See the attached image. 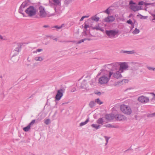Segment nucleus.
<instances>
[{"mask_svg":"<svg viewBox=\"0 0 155 155\" xmlns=\"http://www.w3.org/2000/svg\"><path fill=\"white\" fill-rule=\"evenodd\" d=\"M23 44L21 43H18L16 44V47L15 50L13 51L12 53L13 55L11 58V60L14 62H16L18 61V58H17L15 59V57L17 55L21 49V47Z\"/></svg>","mask_w":155,"mask_h":155,"instance_id":"f257e3e1","label":"nucleus"},{"mask_svg":"<svg viewBox=\"0 0 155 155\" xmlns=\"http://www.w3.org/2000/svg\"><path fill=\"white\" fill-rule=\"evenodd\" d=\"M113 72L110 71L109 72L108 77H107L106 75H103L99 78V83L101 84H105L107 83L110 80L111 76Z\"/></svg>","mask_w":155,"mask_h":155,"instance_id":"f03ea898","label":"nucleus"},{"mask_svg":"<svg viewBox=\"0 0 155 155\" xmlns=\"http://www.w3.org/2000/svg\"><path fill=\"white\" fill-rule=\"evenodd\" d=\"M25 12L29 17H31L36 14L37 9L33 6H30L25 10Z\"/></svg>","mask_w":155,"mask_h":155,"instance_id":"7ed1b4c3","label":"nucleus"},{"mask_svg":"<svg viewBox=\"0 0 155 155\" xmlns=\"http://www.w3.org/2000/svg\"><path fill=\"white\" fill-rule=\"evenodd\" d=\"M120 110L124 114L130 115L132 113V110L130 107L127 105L123 104L120 106Z\"/></svg>","mask_w":155,"mask_h":155,"instance_id":"20e7f679","label":"nucleus"},{"mask_svg":"<svg viewBox=\"0 0 155 155\" xmlns=\"http://www.w3.org/2000/svg\"><path fill=\"white\" fill-rule=\"evenodd\" d=\"M105 33L108 37L111 38H114L116 37L115 36L117 35L118 31L115 30H106Z\"/></svg>","mask_w":155,"mask_h":155,"instance_id":"39448f33","label":"nucleus"},{"mask_svg":"<svg viewBox=\"0 0 155 155\" xmlns=\"http://www.w3.org/2000/svg\"><path fill=\"white\" fill-rule=\"evenodd\" d=\"M130 8L134 12H136L142 9L141 6H138V5L133 2L132 1L130 2Z\"/></svg>","mask_w":155,"mask_h":155,"instance_id":"423d86ee","label":"nucleus"},{"mask_svg":"<svg viewBox=\"0 0 155 155\" xmlns=\"http://www.w3.org/2000/svg\"><path fill=\"white\" fill-rule=\"evenodd\" d=\"M38 15L40 18H44L47 17V13L45 10L44 7L42 6H40L39 8Z\"/></svg>","mask_w":155,"mask_h":155,"instance_id":"0eeeda50","label":"nucleus"},{"mask_svg":"<svg viewBox=\"0 0 155 155\" xmlns=\"http://www.w3.org/2000/svg\"><path fill=\"white\" fill-rule=\"evenodd\" d=\"M61 0H50L49 1V5L52 7L60 6L61 5Z\"/></svg>","mask_w":155,"mask_h":155,"instance_id":"6e6552de","label":"nucleus"},{"mask_svg":"<svg viewBox=\"0 0 155 155\" xmlns=\"http://www.w3.org/2000/svg\"><path fill=\"white\" fill-rule=\"evenodd\" d=\"M142 64V63H141L133 62L132 63V67L130 69L134 71L137 70L139 67L143 66Z\"/></svg>","mask_w":155,"mask_h":155,"instance_id":"1a4fd4ad","label":"nucleus"},{"mask_svg":"<svg viewBox=\"0 0 155 155\" xmlns=\"http://www.w3.org/2000/svg\"><path fill=\"white\" fill-rule=\"evenodd\" d=\"M63 91L62 89L58 90L55 97V101H59L60 100L63 95Z\"/></svg>","mask_w":155,"mask_h":155,"instance_id":"9d476101","label":"nucleus"},{"mask_svg":"<svg viewBox=\"0 0 155 155\" xmlns=\"http://www.w3.org/2000/svg\"><path fill=\"white\" fill-rule=\"evenodd\" d=\"M115 118L117 121H123L126 120L127 117L123 115L118 114L115 116Z\"/></svg>","mask_w":155,"mask_h":155,"instance_id":"9b49d317","label":"nucleus"},{"mask_svg":"<svg viewBox=\"0 0 155 155\" xmlns=\"http://www.w3.org/2000/svg\"><path fill=\"white\" fill-rule=\"evenodd\" d=\"M138 100L142 103H147L149 101V99L148 97L141 96L138 98Z\"/></svg>","mask_w":155,"mask_h":155,"instance_id":"f8f14e48","label":"nucleus"},{"mask_svg":"<svg viewBox=\"0 0 155 155\" xmlns=\"http://www.w3.org/2000/svg\"><path fill=\"white\" fill-rule=\"evenodd\" d=\"M128 68V65L126 62L121 63L120 65V70L122 71L121 70H126Z\"/></svg>","mask_w":155,"mask_h":155,"instance_id":"ddd939ff","label":"nucleus"},{"mask_svg":"<svg viewBox=\"0 0 155 155\" xmlns=\"http://www.w3.org/2000/svg\"><path fill=\"white\" fill-rule=\"evenodd\" d=\"M115 18L112 16H108L104 19V21L107 22H112L115 20Z\"/></svg>","mask_w":155,"mask_h":155,"instance_id":"4468645a","label":"nucleus"},{"mask_svg":"<svg viewBox=\"0 0 155 155\" xmlns=\"http://www.w3.org/2000/svg\"><path fill=\"white\" fill-rule=\"evenodd\" d=\"M105 118L107 120H110L115 118V116L114 114H106L105 116Z\"/></svg>","mask_w":155,"mask_h":155,"instance_id":"2eb2a0df","label":"nucleus"},{"mask_svg":"<svg viewBox=\"0 0 155 155\" xmlns=\"http://www.w3.org/2000/svg\"><path fill=\"white\" fill-rule=\"evenodd\" d=\"M112 74L114 77L117 79L120 78L122 77L119 71H117L113 74V73Z\"/></svg>","mask_w":155,"mask_h":155,"instance_id":"dca6fc26","label":"nucleus"},{"mask_svg":"<svg viewBox=\"0 0 155 155\" xmlns=\"http://www.w3.org/2000/svg\"><path fill=\"white\" fill-rule=\"evenodd\" d=\"M96 16V15L92 17L91 19H89L88 20V21H91V20H92L93 21H94L96 22L98 21L99 19V17H97Z\"/></svg>","mask_w":155,"mask_h":155,"instance_id":"f3484780","label":"nucleus"},{"mask_svg":"<svg viewBox=\"0 0 155 155\" xmlns=\"http://www.w3.org/2000/svg\"><path fill=\"white\" fill-rule=\"evenodd\" d=\"M97 123L102 125L104 123V120L103 118H99L97 121Z\"/></svg>","mask_w":155,"mask_h":155,"instance_id":"a211bd4d","label":"nucleus"},{"mask_svg":"<svg viewBox=\"0 0 155 155\" xmlns=\"http://www.w3.org/2000/svg\"><path fill=\"white\" fill-rule=\"evenodd\" d=\"M86 84V81L84 80L81 83L80 87L81 88H84L85 87V84Z\"/></svg>","mask_w":155,"mask_h":155,"instance_id":"6ab92c4d","label":"nucleus"},{"mask_svg":"<svg viewBox=\"0 0 155 155\" xmlns=\"http://www.w3.org/2000/svg\"><path fill=\"white\" fill-rule=\"evenodd\" d=\"M34 59L36 61H41L43 60V58L41 57H36Z\"/></svg>","mask_w":155,"mask_h":155,"instance_id":"aec40b11","label":"nucleus"},{"mask_svg":"<svg viewBox=\"0 0 155 155\" xmlns=\"http://www.w3.org/2000/svg\"><path fill=\"white\" fill-rule=\"evenodd\" d=\"M91 126L95 128L96 129H97L99 128L100 127H101V125H97L96 124H93L91 125Z\"/></svg>","mask_w":155,"mask_h":155,"instance_id":"412c9836","label":"nucleus"},{"mask_svg":"<svg viewBox=\"0 0 155 155\" xmlns=\"http://www.w3.org/2000/svg\"><path fill=\"white\" fill-rule=\"evenodd\" d=\"M89 119L88 118L84 122H82L80 124V126L81 127L83 125L86 124L89 121Z\"/></svg>","mask_w":155,"mask_h":155,"instance_id":"4be33fe9","label":"nucleus"},{"mask_svg":"<svg viewBox=\"0 0 155 155\" xmlns=\"http://www.w3.org/2000/svg\"><path fill=\"white\" fill-rule=\"evenodd\" d=\"M28 5V3L26 2H23L20 7L23 8H24Z\"/></svg>","mask_w":155,"mask_h":155,"instance_id":"5701e85b","label":"nucleus"},{"mask_svg":"<svg viewBox=\"0 0 155 155\" xmlns=\"http://www.w3.org/2000/svg\"><path fill=\"white\" fill-rule=\"evenodd\" d=\"M24 8H21V7H20L19 8L18 10V12L19 13H20L22 14L24 17H25V14L24 13H23V11H24Z\"/></svg>","mask_w":155,"mask_h":155,"instance_id":"b1692460","label":"nucleus"},{"mask_svg":"<svg viewBox=\"0 0 155 155\" xmlns=\"http://www.w3.org/2000/svg\"><path fill=\"white\" fill-rule=\"evenodd\" d=\"M95 102H94L93 101H91L90 102V103L89 104V105L90 107L92 108L93 107H94L95 106Z\"/></svg>","mask_w":155,"mask_h":155,"instance_id":"393cba45","label":"nucleus"},{"mask_svg":"<svg viewBox=\"0 0 155 155\" xmlns=\"http://www.w3.org/2000/svg\"><path fill=\"white\" fill-rule=\"evenodd\" d=\"M74 0H65L64 2V3L65 5H68L69 4L71 3V2Z\"/></svg>","mask_w":155,"mask_h":155,"instance_id":"a878e982","label":"nucleus"},{"mask_svg":"<svg viewBox=\"0 0 155 155\" xmlns=\"http://www.w3.org/2000/svg\"><path fill=\"white\" fill-rule=\"evenodd\" d=\"M30 126L28 125L27 127H24L23 130L27 132L30 129Z\"/></svg>","mask_w":155,"mask_h":155,"instance_id":"bb28decb","label":"nucleus"},{"mask_svg":"<svg viewBox=\"0 0 155 155\" xmlns=\"http://www.w3.org/2000/svg\"><path fill=\"white\" fill-rule=\"evenodd\" d=\"M95 103H97V104L101 105L103 103L102 102H101L99 98H97L95 100Z\"/></svg>","mask_w":155,"mask_h":155,"instance_id":"cd10ccee","label":"nucleus"},{"mask_svg":"<svg viewBox=\"0 0 155 155\" xmlns=\"http://www.w3.org/2000/svg\"><path fill=\"white\" fill-rule=\"evenodd\" d=\"M104 126H106V127H113V128H117L118 127L117 126H113L112 125H111L110 124H108L106 125H104Z\"/></svg>","mask_w":155,"mask_h":155,"instance_id":"c85d7f7f","label":"nucleus"},{"mask_svg":"<svg viewBox=\"0 0 155 155\" xmlns=\"http://www.w3.org/2000/svg\"><path fill=\"white\" fill-rule=\"evenodd\" d=\"M93 29H96L97 30H100L101 31H104V30L101 28L100 27H93Z\"/></svg>","mask_w":155,"mask_h":155,"instance_id":"c756f323","label":"nucleus"},{"mask_svg":"<svg viewBox=\"0 0 155 155\" xmlns=\"http://www.w3.org/2000/svg\"><path fill=\"white\" fill-rule=\"evenodd\" d=\"M140 32V30L139 29L136 28L135 30L133 31V33L134 34H138Z\"/></svg>","mask_w":155,"mask_h":155,"instance_id":"7c9ffc66","label":"nucleus"},{"mask_svg":"<svg viewBox=\"0 0 155 155\" xmlns=\"http://www.w3.org/2000/svg\"><path fill=\"white\" fill-rule=\"evenodd\" d=\"M64 24H62L61 25V26H58V25H56L53 26L52 28H57V29H60L63 26Z\"/></svg>","mask_w":155,"mask_h":155,"instance_id":"2f4dec72","label":"nucleus"},{"mask_svg":"<svg viewBox=\"0 0 155 155\" xmlns=\"http://www.w3.org/2000/svg\"><path fill=\"white\" fill-rule=\"evenodd\" d=\"M151 15L153 18L152 19V21L153 22H155V9L154 10V13L151 14Z\"/></svg>","mask_w":155,"mask_h":155,"instance_id":"473e14b6","label":"nucleus"},{"mask_svg":"<svg viewBox=\"0 0 155 155\" xmlns=\"http://www.w3.org/2000/svg\"><path fill=\"white\" fill-rule=\"evenodd\" d=\"M127 23L130 24L131 25H133V27L134 26V24L133 23L132 21L130 19H129V20H128L127 21Z\"/></svg>","mask_w":155,"mask_h":155,"instance_id":"72a5a7b5","label":"nucleus"},{"mask_svg":"<svg viewBox=\"0 0 155 155\" xmlns=\"http://www.w3.org/2000/svg\"><path fill=\"white\" fill-rule=\"evenodd\" d=\"M149 70L153 71H155V68H152L149 67L148 66H147L146 67Z\"/></svg>","mask_w":155,"mask_h":155,"instance_id":"f704fd0d","label":"nucleus"},{"mask_svg":"<svg viewBox=\"0 0 155 155\" xmlns=\"http://www.w3.org/2000/svg\"><path fill=\"white\" fill-rule=\"evenodd\" d=\"M104 137L106 141V143H105V145H106L108 142V140L109 139L110 137H108L106 136H104Z\"/></svg>","mask_w":155,"mask_h":155,"instance_id":"c9c22d12","label":"nucleus"},{"mask_svg":"<svg viewBox=\"0 0 155 155\" xmlns=\"http://www.w3.org/2000/svg\"><path fill=\"white\" fill-rule=\"evenodd\" d=\"M50 123V120L49 119H47L45 120V123L46 125H48Z\"/></svg>","mask_w":155,"mask_h":155,"instance_id":"e433bc0d","label":"nucleus"},{"mask_svg":"<svg viewBox=\"0 0 155 155\" xmlns=\"http://www.w3.org/2000/svg\"><path fill=\"white\" fill-rule=\"evenodd\" d=\"M35 120H33L28 124L31 127V126L33 125V124L35 123Z\"/></svg>","mask_w":155,"mask_h":155,"instance_id":"4c0bfd02","label":"nucleus"},{"mask_svg":"<svg viewBox=\"0 0 155 155\" xmlns=\"http://www.w3.org/2000/svg\"><path fill=\"white\" fill-rule=\"evenodd\" d=\"M84 28H85L86 30H87V28L89 27V26L87 24L86 22L84 23Z\"/></svg>","mask_w":155,"mask_h":155,"instance_id":"58836bf2","label":"nucleus"},{"mask_svg":"<svg viewBox=\"0 0 155 155\" xmlns=\"http://www.w3.org/2000/svg\"><path fill=\"white\" fill-rule=\"evenodd\" d=\"M86 41V39H85V38H84L83 39L80 40L79 41L77 42V44H80L81 42H84V41Z\"/></svg>","mask_w":155,"mask_h":155,"instance_id":"ea45409f","label":"nucleus"},{"mask_svg":"<svg viewBox=\"0 0 155 155\" xmlns=\"http://www.w3.org/2000/svg\"><path fill=\"white\" fill-rule=\"evenodd\" d=\"M148 117H155L154 114L152 113L151 114H148L147 115Z\"/></svg>","mask_w":155,"mask_h":155,"instance_id":"a19ab883","label":"nucleus"},{"mask_svg":"<svg viewBox=\"0 0 155 155\" xmlns=\"http://www.w3.org/2000/svg\"><path fill=\"white\" fill-rule=\"evenodd\" d=\"M88 17H89V16H83L81 17V19L80 20V21H82L85 18H88Z\"/></svg>","mask_w":155,"mask_h":155,"instance_id":"79ce46f5","label":"nucleus"},{"mask_svg":"<svg viewBox=\"0 0 155 155\" xmlns=\"http://www.w3.org/2000/svg\"><path fill=\"white\" fill-rule=\"evenodd\" d=\"M128 51H124L121 50L120 51V53H123V54H128Z\"/></svg>","mask_w":155,"mask_h":155,"instance_id":"37998d69","label":"nucleus"},{"mask_svg":"<svg viewBox=\"0 0 155 155\" xmlns=\"http://www.w3.org/2000/svg\"><path fill=\"white\" fill-rule=\"evenodd\" d=\"M0 39L1 40H6V38H4L2 36L0 35Z\"/></svg>","mask_w":155,"mask_h":155,"instance_id":"c03bdc74","label":"nucleus"},{"mask_svg":"<svg viewBox=\"0 0 155 155\" xmlns=\"http://www.w3.org/2000/svg\"><path fill=\"white\" fill-rule=\"evenodd\" d=\"M134 53V51L133 50L132 51H128V54H132Z\"/></svg>","mask_w":155,"mask_h":155,"instance_id":"a18cd8bd","label":"nucleus"},{"mask_svg":"<svg viewBox=\"0 0 155 155\" xmlns=\"http://www.w3.org/2000/svg\"><path fill=\"white\" fill-rule=\"evenodd\" d=\"M141 16V17H140L141 19H142L143 18V19H145L147 18L146 16H143L142 15L140 14L137 15V16Z\"/></svg>","mask_w":155,"mask_h":155,"instance_id":"49530a36","label":"nucleus"},{"mask_svg":"<svg viewBox=\"0 0 155 155\" xmlns=\"http://www.w3.org/2000/svg\"><path fill=\"white\" fill-rule=\"evenodd\" d=\"M144 2L143 1H141L140 2H138V5H142L143 4Z\"/></svg>","mask_w":155,"mask_h":155,"instance_id":"de8ad7c7","label":"nucleus"},{"mask_svg":"<svg viewBox=\"0 0 155 155\" xmlns=\"http://www.w3.org/2000/svg\"><path fill=\"white\" fill-rule=\"evenodd\" d=\"M104 12L108 15L110 14V12L109 11L108 8Z\"/></svg>","mask_w":155,"mask_h":155,"instance_id":"09e8293b","label":"nucleus"},{"mask_svg":"<svg viewBox=\"0 0 155 155\" xmlns=\"http://www.w3.org/2000/svg\"><path fill=\"white\" fill-rule=\"evenodd\" d=\"M43 51V49H37V50H36V52H40L41 51Z\"/></svg>","mask_w":155,"mask_h":155,"instance_id":"8fccbe9b","label":"nucleus"},{"mask_svg":"<svg viewBox=\"0 0 155 155\" xmlns=\"http://www.w3.org/2000/svg\"><path fill=\"white\" fill-rule=\"evenodd\" d=\"M76 91V88H73L71 91V92H73Z\"/></svg>","mask_w":155,"mask_h":155,"instance_id":"3c124183","label":"nucleus"},{"mask_svg":"<svg viewBox=\"0 0 155 155\" xmlns=\"http://www.w3.org/2000/svg\"><path fill=\"white\" fill-rule=\"evenodd\" d=\"M43 27L45 28H49V25H44L43 26Z\"/></svg>","mask_w":155,"mask_h":155,"instance_id":"603ef678","label":"nucleus"},{"mask_svg":"<svg viewBox=\"0 0 155 155\" xmlns=\"http://www.w3.org/2000/svg\"><path fill=\"white\" fill-rule=\"evenodd\" d=\"M110 65H113V66H115L117 65V64H109Z\"/></svg>","mask_w":155,"mask_h":155,"instance_id":"864d4df0","label":"nucleus"},{"mask_svg":"<svg viewBox=\"0 0 155 155\" xmlns=\"http://www.w3.org/2000/svg\"><path fill=\"white\" fill-rule=\"evenodd\" d=\"M85 39H86V40H87L88 41H90L91 40V39L90 38H85Z\"/></svg>","mask_w":155,"mask_h":155,"instance_id":"5fc2aeb1","label":"nucleus"},{"mask_svg":"<svg viewBox=\"0 0 155 155\" xmlns=\"http://www.w3.org/2000/svg\"><path fill=\"white\" fill-rule=\"evenodd\" d=\"M96 94H97L98 95H100L101 94V92H98Z\"/></svg>","mask_w":155,"mask_h":155,"instance_id":"6e6d98bb","label":"nucleus"},{"mask_svg":"<svg viewBox=\"0 0 155 155\" xmlns=\"http://www.w3.org/2000/svg\"><path fill=\"white\" fill-rule=\"evenodd\" d=\"M151 94L153 95L154 97H155V94L154 93H151Z\"/></svg>","mask_w":155,"mask_h":155,"instance_id":"4d7b16f0","label":"nucleus"},{"mask_svg":"<svg viewBox=\"0 0 155 155\" xmlns=\"http://www.w3.org/2000/svg\"><path fill=\"white\" fill-rule=\"evenodd\" d=\"M48 37H50V38H51L52 39H53L54 38H53V36H48Z\"/></svg>","mask_w":155,"mask_h":155,"instance_id":"13d9d810","label":"nucleus"},{"mask_svg":"<svg viewBox=\"0 0 155 155\" xmlns=\"http://www.w3.org/2000/svg\"><path fill=\"white\" fill-rule=\"evenodd\" d=\"M56 6H55L54 7H53V8H54V10H55V12H56V10H57V9H56Z\"/></svg>","mask_w":155,"mask_h":155,"instance_id":"bf43d9fd","label":"nucleus"},{"mask_svg":"<svg viewBox=\"0 0 155 155\" xmlns=\"http://www.w3.org/2000/svg\"><path fill=\"white\" fill-rule=\"evenodd\" d=\"M68 102H66V103H63L62 104V105H64V104H67L68 103Z\"/></svg>","mask_w":155,"mask_h":155,"instance_id":"052dcab7","label":"nucleus"},{"mask_svg":"<svg viewBox=\"0 0 155 155\" xmlns=\"http://www.w3.org/2000/svg\"><path fill=\"white\" fill-rule=\"evenodd\" d=\"M151 4L150 3H146L145 4V5H150Z\"/></svg>","mask_w":155,"mask_h":155,"instance_id":"680f3d73","label":"nucleus"},{"mask_svg":"<svg viewBox=\"0 0 155 155\" xmlns=\"http://www.w3.org/2000/svg\"><path fill=\"white\" fill-rule=\"evenodd\" d=\"M135 118H136V119L137 120V115H135Z\"/></svg>","mask_w":155,"mask_h":155,"instance_id":"e2e57ef3","label":"nucleus"},{"mask_svg":"<svg viewBox=\"0 0 155 155\" xmlns=\"http://www.w3.org/2000/svg\"><path fill=\"white\" fill-rule=\"evenodd\" d=\"M54 40H55V41H57V38H54L53 39Z\"/></svg>","mask_w":155,"mask_h":155,"instance_id":"0e129e2a","label":"nucleus"},{"mask_svg":"<svg viewBox=\"0 0 155 155\" xmlns=\"http://www.w3.org/2000/svg\"><path fill=\"white\" fill-rule=\"evenodd\" d=\"M71 42H73L74 43V42H75L76 41H70Z\"/></svg>","mask_w":155,"mask_h":155,"instance_id":"69168bd1","label":"nucleus"},{"mask_svg":"<svg viewBox=\"0 0 155 155\" xmlns=\"http://www.w3.org/2000/svg\"><path fill=\"white\" fill-rule=\"evenodd\" d=\"M0 78H2V76L1 75L0 76Z\"/></svg>","mask_w":155,"mask_h":155,"instance_id":"338daca9","label":"nucleus"},{"mask_svg":"<svg viewBox=\"0 0 155 155\" xmlns=\"http://www.w3.org/2000/svg\"><path fill=\"white\" fill-rule=\"evenodd\" d=\"M154 116H155V112L154 113Z\"/></svg>","mask_w":155,"mask_h":155,"instance_id":"774afa93","label":"nucleus"}]
</instances>
